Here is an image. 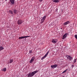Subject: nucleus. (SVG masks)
I'll return each mask as SVG.
<instances>
[{
  "mask_svg": "<svg viewBox=\"0 0 77 77\" xmlns=\"http://www.w3.org/2000/svg\"><path fill=\"white\" fill-rule=\"evenodd\" d=\"M75 37L76 39H77V35H75Z\"/></svg>",
  "mask_w": 77,
  "mask_h": 77,
  "instance_id": "20",
  "label": "nucleus"
},
{
  "mask_svg": "<svg viewBox=\"0 0 77 77\" xmlns=\"http://www.w3.org/2000/svg\"><path fill=\"white\" fill-rule=\"evenodd\" d=\"M10 1L11 3V4H12V5H14V0H10Z\"/></svg>",
  "mask_w": 77,
  "mask_h": 77,
  "instance_id": "14",
  "label": "nucleus"
},
{
  "mask_svg": "<svg viewBox=\"0 0 77 77\" xmlns=\"http://www.w3.org/2000/svg\"><path fill=\"white\" fill-rule=\"evenodd\" d=\"M68 70V69H66L64 71L62 72V74H63V73H65V72H66V71H67V70Z\"/></svg>",
  "mask_w": 77,
  "mask_h": 77,
  "instance_id": "18",
  "label": "nucleus"
},
{
  "mask_svg": "<svg viewBox=\"0 0 77 77\" xmlns=\"http://www.w3.org/2000/svg\"><path fill=\"white\" fill-rule=\"evenodd\" d=\"M52 2H54V3H58L59 2V0H52Z\"/></svg>",
  "mask_w": 77,
  "mask_h": 77,
  "instance_id": "12",
  "label": "nucleus"
},
{
  "mask_svg": "<svg viewBox=\"0 0 77 77\" xmlns=\"http://www.w3.org/2000/svg\"><path fill=\"white\" fill-rule=\"evenodd\" d=\"M42 0H39V1L40 2H42Z\"/></svg>",
  "mask_w": 77,
  "mask_h": 77,
  "instance_id": "23",
  "label": "nucleus"
},
{
  "mask_svg": "<svg viewBox=\"0 0 77 77\" xmlns=\"http://www.w3.org/2000/svg\"><path fill=\"white\" fill-rule=\"evenodd\" d=\"M47 17V16H45L42 18V19L41 20V24L42 23H44V21H45V19H46V18Z\"/></svg>",
  "mask_w": 77,
  "mask_h": 77,
  "instance_id": "3",
  "label": "nucleus"
},
{
  "mask_svg": "<svg viewBox=\"0 0 77 77\" xmlns=\"http://www.w3.org/2000/svg\"><path fill=\"white\" fill-rule=\"evenodd\" d=\"M70 23L69 21H67L66 22H65L64 23L63 25L65 26H66V25H68V24Z\"/></svg>",
  "mask_w": 77,
  "mask_h": 77,
  "instance_id": "11",
  "label": "nucleus"
},
{
  "mask_svg": "<svg viewBox=\"0 0 77 77\" xmlns=\"http://www.w3.org/2000/svg\"><path fill=\"white\" fill-rule=\"evenodd\" d=\"M14 13L15 14H17L18 13V11L16 10H14Z\"/></svg>",
  "mask_w": 77,
  "mask_h": 77,
  "instance_id": "13",
  "label": "nucleus"
},
{
  "mask_svg": "<svg viewBox=\"0 0 77 77\" xmlns=\"http://www.w3.org/2000/svg\"><path fill=\"white\" fill-rule=\"evenodd\" d=\"M74 62H76V59L74 61Z\"/></svg>",
  "mask_w": 77,
  "mask_h": 77,
  "instance_id": "22",
  "label": "nucleus"
},
{
  "mask_svg": "<svg viewBox=\"0 0 77 77\" xmlns=\"http://www.w3.org/2000/svg\"><path fill=\"white\" fill-rule=\"evenodd\" d=\"M23 23V20H20L17 21V24L18 25H20Z\"/></svg>",
  "mask_w": 77,
  "mask_h": 77,
  "instance_id": "6",
  "label": "nucleus"
},
{
  "mask_svg": "<svg viewBox=\"0 0 77 77\" xmlns=\"http://www.w3.org/2000/svg\"><path fill=\"white\" fill-rule=\"evenodd\" d=\"M3 49H4V48L2 46L0 47V51H2V50H3Z\"/></svg>",
  "mask_w": 77,
  "mask_h": 77,
  "instance_id": "15",
  "label": "nucleus"
},
{
  "mask_svg": "<svg viewBox=\"0 0 77 77\" xmlns=\"http://www.w3.org/2000/svg\"><path fill=\"white\" fill-rule=\"evenodd\" d=\"M30 54V53H32V51L31 50V51H29Z\"/></svg>",
  "mask_w": 77,
  "mask_h": 77,
  "instance_id": "21",
  "label": "nucleus"
},
{
  "mask_svg": "<svg viewBox=\"0 0 77 77\" xmlns=\"http://www.w3.org/2000/svg\"><path fill=\"white\" fill-rule=\"evenodd\" d=\"M5 0V1H7V0Z\"/></svg>",
  "mask_w": 77,
  "mask_h": 77,
  "instance_id": "25",
  "label": "nucleus"
},
{
  "mask_svg": "<svg viewBox=\"0 0 77 77\" xmlns=\"http://www.w3.org/2000/svg\"><path fill=\"white\" fill-rule=\"evenodd\" d=\"M35 59V58L34 57H33L29 61V62L30 63H32L33 62V61H34Z\"/></svg>",
  "mask_w": 77,
  "mask_h": 77,
  "instance_id": "8",
  "label": "nucleus"
},
{
  "mask_svg": "<svg viewBox=\"0 0 77 77\" xmlns=\"http://www.w3.org/2000/svg\"><path fill=\"white\" fill-rule=\"evenodd\" d=\"M66 57H67V59H68L71 61V60H72L73 58L72 57H71L70 56H69L68 55H66Z\"/></svg>",
  "mask_w": 77,
  "mask_h": 77,
  "instance_id": "2",
  "label": "nucleus"
},
{
  "mask_svg": "<svg viewBox=\"0 0 77 77\" xmlns=\"http://www.w3.org/2000/svg\"><path fill=\"white\" fill-rule=\"evenodd\" d=\"M74 65H72V68H73V67H74Z\"/></svg>",
  "mask_w": 77,
  "mask_h": 77,
  "instance_id": "24",
  "label": "nucleus"
},
{
  "mask_svg": "<svg viewBox=\"0 0 77 77\" xmlns=\"http://www.w3.org/2000/svg\"><path fill=\"white\" fill-rule=\"evenodd\" d=\"M38 70H36L34 71L33 72H32L31 73H30L28 75V77H33V76L35 75L36 73L38 72Z\"/></svg>",
  "mask_w": 77,
  "mask_h": 77,
  "instance_id": "1",
  "label": "nucleus"
},
{
  "mask_svg": "<svg viewBox=\"0 0 77 77\" xmlns=\"http://www.w3.org/2000/svg\"><path fill=\"white\" fill-rule=\"evenodd\" d=\"M9 12L10 14H13V12H12V11L11 10H10L9 11Z\"/></svg>",
  "mask_w": 77,
  "mask_h": 77,
  "instance_id": "19",
  "label": "nucleus"
},
{
  "mask_svg": "<svg viewBox=\"0 0 77 77\" xmlns=\"http://www.w3.org/2000/svg\"><path fill=\"white\" fill-rule=\"evenodd\" d=\"M29 37H30V36H21V37H19L18 39H24V38H29Z\"/></svg>",
  "mask_w": 77,
  "mask_h": 77,
  "instance_id": "4",
  "label": "nucleus"
},
{
  "mask_svg": "<svg viewBox=\"0 0 77 77\" xmlns=\"http://www.w3.org/2000/svg\"><path fill=\"white\" fill-rule=\"evenodd\" d=\"M61 29H62V28H61Z\"/></svg>",
  "mask_w": 77,
  "mask_h": 77,
  "instance_id": "26",
  "label": "nucleus"
},
{
  "mask_svg": "<svg viewBox=\"0 0 77 77\" xmlns=\"http://www.w3.org/2000/svg\"><path fill=\"white\" fill-rule=\"evenodd\" d=\"M48 53H49V51H48L47 53L45 54V55L41 58V60H43L47 56V55L48 54Z\"/></svg>",
  "mask_w": 77,
  "mask_h": 77,
  "instance_id": "5",
  "label": "nucleus"
},
{
  "mask_svg": "<svg viewBox=\"0 0 77 77\" xmlns=\"http://www.w3.org/2000/svg\"><path fill=\"white\" fill-rule=\"evenodd\" d=\"M13 62V59H10V63H11Z\"/></svg>",
  "mask_w": 77,
  "mask_h": 77,
  "instance_id": "17",
  "label": "nucleus"
},
{
  "mask_svg": "<svg viewBox=\"0 0 77 77\" xmlns=\"http://www.w3.org/2000/svg\"><path fill=\"white\" fill-rule=\"evenodd\" d=\"M52 42L53 43H56L57 42V40L56 39H53L52 40Z\"/></svg>",
  "mask_w": 77,
  "mask_h": 77,
  "instance_id": "10",
  "label": "nucleus"
},
{
  "mask_svg": "<svg viewBox=\"0 0 77 77\" xmlns=\"http://www.w3.org/2000/svg\"><path fill=\"white\" fill-rule=\"evenodd\" d=\"M57 66V65L56 64H55L54 65H52L51 66V67L53 69H54V68H56Z\"/></svg>",
  "mask_w": 77,
  "mask_h": 77,
  "instance_id": "7",
  "label": "nucleus"
},
{
  "mask_svg": "<svg viewBox=\"0 0 77 77\" xmlns=\"http://www.w3.org/2000/svg\"><path fill=\"white\" fill-rule=\"evenodd\" d=\"M2 70L3 71H4V72H5V71H6V68H4Z\"/></svg>",
  "mask_w": 77,
  "mask_h": 77,
  "instance_id": "16",
  "label": "nucleus"
},
{
  "mask_svg": "<svg viewBox=\"0 0 77 77\" xmlns=\"http://www.w3.org/2000/svg\"><path fill=\"white\" fill-rule=\"evenodd\" d=\"M68 35V33H66L63 36V39H65L66 38V37Z\"/></svg>",
  "mask_w": 77,
  "mask_h": 77,
  "instance_id": "9",
  "label": "nucleus"
}]
</instances>
